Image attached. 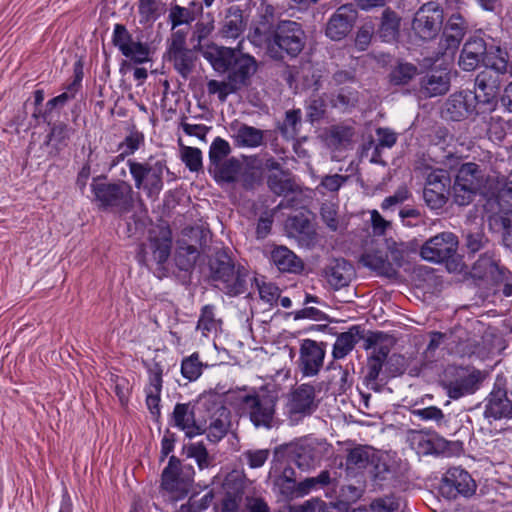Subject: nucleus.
I'll return each mask as SVG.
<instances>
[{"label":"nucleus","instance_id":"1","mask_svg":"<svg viewBox=\"0 0 512 512\" xmlns=\"http://www.w3.org/2000/svg\"><path fill=\"white\" fill-rule=\"evenodd\" d=\"M345 466L347 471L367 470L373 484L381 489L396 487L399 483L396 465L369 445H357L348 450Z\"/></svg>","mask_w":512,"mask_h":512},{"label":"nucleus","instance_id":"2","mask_svg":"<svg viewBox=\"0 0 512 512\" xmlns=\"http://www.w3.org/2000/svg\"><path fill=\"white\" fill-rule=\"evenodd\" d=\"M210 280L229 297L244 294L247 290L248 270L236 264L228 248L217 249L208 260Z\"/></svg>","mask_w":512,"mask_h":512},{"label":"nucleus","instance_id":"3","mask_svg":"<svg viewBox=\"0 0 512 512\" xmlns=\"http://www.w3.org/2000/svg\"><path fill=\"white\" fill-rule=\"evenodd\" d=\"M90 187L93 202L101 211L124 215L134 207L132 186L124 180L109 182L106 175H100L92 179Z\"/></svg>","mask_w":512,"mask_h":512},{"label":"nucleus","instance_id":"4","mask_svg":"<svg viewBox=\"0 0 512 512\" xmlns=\"http://www.w3.org/2000/svg\"><path fill=\"white\" fill-rule=\"evenodd\" d=\"M213 66L216 70L228 72L227 79L235 91L249 87L252 76L258 70L255 57L229 47H221L217 50Z\"/></svg>","mask_w":512,"mask_h":512},{"label":"nucleus","instance_id":"5","mask_svg":"<svg viewBox=\"0 0 512 512\" xmlns=\"http://www.w3.org/2000/svg\"><path fill=\"white\" fill-rule=\"evenodd\" d=\"M420 247V256L432 263H444L449 272H462L467 267L458 253L459 239L453 232L444 231L430 237L422 245L416 240L410 243Z\"/></svg>","mask_w":512,"mask_h":512},{"label":"nucleus","instance_id":"6","mask_svg":"<svg viewBox=\"0 0 512 512\" xmlns=\"http://www.w3.org/2000/svg\"><path fill=\"white\" fill-rule=\"evenodd\" d=\"M488 377V372L472 365H447L444 369L440 385L447 396L453 400L475 394Z\"/></svg>","mask_w":512,"mask_h":512},{"label":"nucleus","instance_id":"7","mask_svg":"<svg viewBox=\"0 0 512 512\" xmlns=\"http://www.w3.org/2000/svg\"><path fill=\"white\" fill-rule=\"evenodd\" d=\"M504 56H508L506 50L493 43H487L481 33H474L465 41L458 65L462 70L468 72L486 64L501 70L504 67L502 64Z\"/></svg>","mask_w":512,"mask_h":512},{"label":"nucleus","instance_id":"8","mask_svg":"<svg viewBox=\"0 0 512 512\" xmlns=\"http://www.w3.org/2000/svg\"><path fill=\"white\" fill-rule=\"evenodd\" d=\"M208 173L220 185L239 186L244 191H254L261 184V173L253 166L244 164L236 157L214 166H208Z\"/></svg>","mask_w":512,"mask_h":512},{"label":"nucleus","instance_id":"9","mask_svg":"<svg viewBox=\"0 0 512 512\" xmlns=\"http://www.w3.org/2000/svg\"><path fill=\"white\" fill-rule=\"evenodd\" d=\"M278 33L268 46L267 56L279 62L297 58L304 50L307 35L302 24L293 20L279 22Z\"/></svg>","mask_w":512,"mask_h":512},{"label":"nucleus","instance_id":"10","mask_svg":"<svg viewBox=\"0 0 512 512\" xmlns=\"http://www.w3.org/2000/svg\"><path fill=\"white\" fill-rule=\"evenodd\" d=\"M127 165L137 189H143L149 198L157 197L163 189V172L169 169L165 159L154 163H140L129 159Z\"/></svg>","mask_w":512,"mask_h":512},{"label":"nucleus","instance_id":"11","mask_svg":"<svg viewBox=\"0 0 512 512\" xmlns=\"http://www.w3.org/2000/svg\"><path fill=\"white\" fill-rule=\"evenodd\" d=\"M171 247L172 233L169 227L150 229L147 242L139 246L138 262L146 267H150L151 263L162 266L170 256Z\"/></svg>","mask_w":512,"mask_h":512},{"label":"nucleus","instance_id":"12","mask_svg":"<svg viewBox=\"0 0 512 512\" xmlns=\"http://www.w3.org/2000/svg\"><path fill=\"white\" fill-rule=\"evenodd\" d=\"M112 44L119 49L123 56L130 60H122L119 69L121 74H125L127 70L131 69L132 63L143 64L150 61V48L148 44L134 41L132 34L123 24H115Z\"/></svg>","mask_w":512,"mask_h":512},{"label":"nucleus","instance_id":"13","mask_svg":"<svg viewBox=\"0 0 512 512\" xmlns=\"http://www.w3.org/2000/svg\"><path fill=\"white\" fill-rule=\"evenodd\" d=\"M195 470L190 464L184 465L172 455L161 474V488L175 495L176 500L185 498L194 482Z\"/></svg>","mask_w":512,"mask_h":512},{"label":"nucleus","instance_id":"14","mask_svg":"<svg viewBox=\"0 0 512 512\" xmlns=\"http://www.w3.org/2000/svg\"><path fill=\"white\" fill-rule=\"evenodd\" d=\"M386 334L382 331H365L360 325L351 326L348 331L337 335V339L333 345L332 356L334 359H342L346 357L360 341L364 340V349H372L376 344L380 343Z\"/></svg>","mask_w":512,"mask_h":512},{"label":"nucleus","instance_id":"15","mask_svg":"<svg viewBox=\"0 0 512 512\" xmlns=\"http://www.w3.org/2000/svg\"><path fill=\"white\" fill-rule=\"evenodd\" d=\"M476 489V481L460 466L450 467L442 476L439 485L440 494L448 500L470 498L476 493Z\"/></svg>","mask_w":512,"mask_h":512},{"label":"nucleus","instance_id":"16","mask_svg":"<svg viewBox=\"0 0 512 512\" xmlns=\"http://www.w3.org/2000/svg\"><path fill=\"white\" fill-rule=\"evenodd\" d=\"M443 9L434 1L423 4L416 12L412 29L422 40H432L440 32L443 25Z\"/></svg>","mask_w":512,"mask_h":512},{"label":"nucleus","instance_id":"17","mask_svg":"<svg viewBox=\"0 0 512 512\" xmlns=\"http://www.w3.org/2000/svg\"><path fill=\"white\" fill-rule=\"evenodd\" d=\"M249 411L251 422L256 427L271 428L275 415L277 397L271 394L259 395L256 392L240 397Z\"/></svg>","mask_w":512,"mask_h":512},{"label":"nucleus","instance_id":"18","mask_svg":"<svg viewBox=\"0 0 512 512\" xmlns=\"http://www.w3.org/2000/svg\"><path fill=\"white\" fill-rule=\"evenodd\" d=\"M326 342L303 339L299 349L298 370L304 377L318 375L326 355Z\"/></svg>","mask_w":512,"mask_h":512},{"label":"nucleus","instance_id":"19","mask_svg":"<svg viewBox=\"0 0 512 512\" xmlns=\"http://www.w3.org/2000/svg\"><path fill=\"white\" fill-rule=\"evenodd\" d=\"M484 417L501 420L512 419V400L508 397L506 380L497 376L493 388L485 398Z\"/></svg>","mask_w":512,"mask_h":512},{"label":"nucleus","instance_id":"20","mask_svg":"<svg viewBox=\"0 0 512 512\" xmlns=\"http://www.w3.org/2000/svg\"><path fill=\"white\" fill-rule=\"evenodd\" d=\"M471 277L491 285H498L510 277L509 270L500 265V260L493 251H486L479 256L471 268Z\"/></svg>","mask_w":512,"mask_h":512},{"label":"nucleus","instance_id":"21","mask_svg":"<svg viewBox=\"0 0 512 512\" xmlns=\"http://www.w3.org/2000/svg\"><path fill=\"white\" fill-rule=\"evenodd\" d=\"M474 98V92L469 89L452 93L444 102L442 117L456 122L468 118L475 119Z\"/></svg>","mask_w":512,"mask_h":512},{"label":"nucleus","instance_id":"22","mask_svg":"<svg viewBox=\"0 0 512 512\" xmlns=\"http://www.w3.org/2000/svg\"><path fill=\"white\" fill-rule=\"evenodd\" d=\"M451 78L446 69L433 67L420 72L417 87L414 89L422 98H433L446 94L450 89Z\"/></svg>","mask_w":512,"mask_h":512},{"label":"nucleus","instance_id":"23","mask_svg":"<svg viewBox=\"0 0 512 512\" xmlns=\"http://www.w3.org/2000/svg\"><path fill=\"white\" fill-rule=\"evenodd\" d=\"M358 19L354 4H344L336 9L329 18L325 34L333 41H340L348 36Z\"/></svg>","mask_w":512,"mask_h":512},{"label":"nucleus","instance_id":"24","mask_svg":"<svg viewBox=\"0 0 512 512\" xmlns=\"http://www.w3.org/2000/svg\"><path fill=\"white\" fill-rule=\"evenodd\" d=\"M273 11L266 9L256 21L252 23L249 29L248 39L257 47H265L266 53L268 46L272 45L275 35L278 33L279 22Z\"/></svg>","mask_w":512,"mask_h":512},{"label":"nucleus","instance_id":"25","mask_svg":"<svg viewBox=\"0 0 512 512\" xmlns=\"http://www.w3.org/2000/svg\"><path fill=\"white\" fill-rule=\"evenodd\" d=\"M319 405L316 400V389L313 385L304 383L298 385L291 393L288 400V412L291 416H309L313 414Z\"/></svg>","mask_w":512,"mask_h":512},{"label":"nucleus","instance_id":"26","mask_svg":"<svg viewBox=\"0 0 512 512\" xmlns=\"http://www.w3.org/2000/svg\"><path fill=\"white\" fill-rule=\"evenodd\" d=\"M274 458L277 461H285L289 465L294 464L302 471L314 467L315 462L311 448L293 442L275 447Z\"/></svg>","mask_w":512,"mask_h":512},{"label":"nucleus","instance_id":"27","mask_svg":"<svg viewBox=\"0 0 512 512\" xmlns=\"http://www.w3.org/2000/svg\"><path fill=\"white\" fill-rule=\"evenodd\" d=\"M485 207L493 213L512 211V181L503 177L489 184Z\"/></svg>","mask_w":512,"mask_h":512},{"label":"nucleus","instance_id":"28","mask_svg":"<svg viewBox=\"0 0 512 512\" xmlns=\"http://www.w3.org/2000/svg\"><path fill=\"white\" fill-rule=\"evenodd\" d=\"M170 424L185 432L186 437L193 438L203 434V429L197 424L195 404L177 403L170 417Z\"/></svg>","mask_w":512,"mask_h":512},{"label":"nucleus","instance_id":"29","mask_svg":"<svg viewBox=\"0 0 512 512\" xmlns=\"http://www.w3.org/2000/svg\"><path fill=\"white\" fill-rule=\"evenodd\" d=\"M376 29V38L384 43H395L399 41L401 35L402 17L391 7H385L380 17Z\"/></svg>","mask_w":512,"mask_h":512},{"label":"nucleus","instance_id":"30","mask_svg":"<svg viewBox=\"0 0 512 512\" xmlns=\"http://www.w3.org/2000/svg\"><path fill=\"white\" fill-rule=\"evenodd\" d=\"M269 261L281 273L301 274L304 262L292 250L283 245H274L269 254Z\"/></svg>","mask_w":512,"mask_h":512},{"label":"nucleus","instance_id":"31","mask_svg":"<svg viewBox=\"0 0 512 512\" xmlns=\"http://www.w3.org/2000/svg\"><path fill=\"white\" fill-rule=\"evenodd\" d=\"M353 272V266L344 258H334L324 268V276L334 290L348 286Z\"/></svg>","mask_w":512,"mask_h":512},{"label":"nucleus","instance_id":"32","mask_svg":"<svg viewBox=\"0 0 512 512\" xmlns=\"http://www.w3.org/2000/svg\"><path fill=\"white\" fill-rule=\"evenodd\" d=\"M286 226L302 245L310 247L316 244L318 234L312 222L304 213L290 216L287 219Z\"/></svg>","mask_w":512,"mask_h":512},{"label":"nucleus","instance_id":"33","mask_svg":"<svg viewBox=\"0 0 512 512\" xmlns=\"http://www.w3.org/2000/svg\"><path fill=\"white\" fill-rule=\"evenodd\" d=\"M246 26L247 20L244 19L243 10L233 5L227 9L219 34L226 39H237L243 34Z\"/></svg>","mask_w":512,"mask_h":512},{"label":"nucleus","instance_id":"34","mask_svg":"<svg viewBox=\"0 0 512 512\" xmlns=\"http://www.w3.org/2000/svg\"><path fill=\"white\" fill-rule=\"evenodd\" d=\"M467 29L465 19L460 14H453L444 27L442 39L446 49H456L460 45Z\"/></svg>","mask_w":512,"mask_h":512},{"label":"nucleus","instance_id":"35","mask_svg":"<svg viewBox=\"0 0 512 512\" xmlns=\"http://www.w3.org/2000/svg\"><path fill=\"white\" fill-rule=\"evenodd\" d=\"M273 484L284 499L293 500L297 498V475L291 465L287 464L281 473L274 477Z\"/></svg>","mask_w":512,"mask_h":512},{"label":"nucleus","instance_id":"36","mask_svg":"<svg viewBox=\"0 0 512 512\" xmlns=\"http://www.w3.org/2000/svg\"><path fill=\"white\" fill-rule=\"evenodd\" d=\"M200 251L193 244L180 243L176 249L174 261L176 267L185 273L184 277L190 276L195 267Z\"/></svg>","mask_w":512,"mask_h":512},{"label":"nucleus","instance_id":"37","mask_svg":"<svg viewBox=\"0 0 512 512\" xmlns=\"http://www.w3.org/2000/svg\"><path fill=\"white\" fill-rule=\"evenodd\" d=\"M454 181L466 184L468 186L480 190L484 181L483 171L480 165L477 163H463L458 169Z\"/></svg>","mask_w":512,"mask_h":512},{"label":"nucleus","instance_id":"38","mask_svg":"<svg viewBox=\"0 0 512 512\" xmlns=\"http://www.w3.org/2000/svg\"><path fill=\"white\" fill-rule=\"evenodd\" d=\"M418 67L409 62L399 61L392 67L388 77L389 82L393 86L408 85L416 76L419 77Z\"/></svg>","mask_w":512,"mask_h":512},{"label":"nucleus","instance_id":"39","mask_svg":"<svg viewBox=\"0 0 512 512\" xmlns=\"http://www.w3.org/2000/svg\"><path fill=\"white\" fill-rule=\"evenodd\" d=\"M361 262L364 266L377 272L379 275L390 277L396 274V270L388 261L387 255L380 251L364 253L361 256Z\"/></svg>","mask_w":512,"mask_h":512},{"label":"nucleus","instance_id":"40","mask_svg":"<svg viewBox=\"0 0 512 512\" xmlns=\"http://www.w3.org/2000/svg\"><path fill=\"white\" fill-rule=\"evenodd\" d=\"M244 496L242 483L225 484V494L221 501V512H239Z\"/></svg>","mask_w":512,"mask_h":512},{"label":"nucleus","instance_id":"41","mask_svg":"<svg viewBox=\"0 0 512 512\" xmlns=\"http://www.w3.org/2000/svg\"><path fill=\"white\" fill-rule=\"evenodd\" d=\"M267 186L271 192L278 196L295 192V183L290 177L289 170H281V173L268 175Z\"/></svg>","mask_w":512,"mask_h":512},{"label":"nucleus","instance_id":"42","mask_svg":"<svg viewBox=\"0 0 512 512\" xmlns=\"http://www.w3.org/2000/svg\"><path fill=\"white\" fill-rule=\"evenodd\" d=\"M263 131L247 124H241L234 140L239 147H258L263 143Z\"/></svg>","mask_w":512,"mask_h":512},{"label":"nucleus","instance_id":"43","mask_svg":"<svg viewBox=\"0 0 512 512\" xmlns=\"http://www.w3.org/2000/svg\"><path fill=\"white\" fill-rule=\"evenodd\" d=\"M302 112L301 109L288 110L282 123H278L277 129L285 139H294L299 132L301 126Z\"/></svg>","mask_w":512,"mask_h":512},{"label":"nucleus","instance_id":"44","mask_svg":"<svg viewBox=\"0 0 512 512\" xmlns=\"http://www.w3.org/2000/svg\"><path fill=\"white\" fill-rule=\"evenodd\" d=\"M502 64H504V67L501 70L494 68L492 65H484V69L476 75L475 81L500 89L501 76L508 72V56L502 57Z\"/></svg>","mask_w":512,"mask_h":512},{"label":"nucleus","instance_id":"45","mask_svg":"<svg viewBox=\"0 0 512 512\" xmlns=\"http://www.w3.org/2000/svg\"><path fill=\"white\" fill-rule=\"evenodd\" d=\"M182 454H185L187 458H194L200 470L210 467L213 462V458L209 455L203 442L184 445Z\"/></svg>","mask_w":512,"mask_h":512},{"label":"nucleus","instance_id":"46","mask_svg":"<svg viewBox=\"0 0 512 512\" xmlns=\"http://www.w3.org/2000/svg\"><path fill=\"white\" fill-rule=\"evenodd\" d=\"M168 59L173 62L174 69L187 79L194 68L195 57L191 49L169 54Z\"/></svg>","mask_w":512,"mask_h":512},{"label":"nucleus","instance_id":"47","mask_svg":"<svg viewBox=\"0 0 512 512\" xmlns=\"http://www.w3.org/2000/svg\"><path fill=\"white\" fill-rule=\"evenodd\" d=\"M74 133V129L69 127L64 122H57L52 124L49 133L46 136L45 145H49L51 141H55L57 152L68 145L71 134Z\"/></svg>","mask_w":512,"mask_h":512},{"label":"nucleus","instance_id":"48","mask_svg":"<svg viewBox=\"0 0 512 512\" xmlns=\"http://www.w3.org/2000/svg\"><path fill=\"white\" fill-rule=\"evenodd\" d=\"M204 367H207V364H204L200 360L199 354L194 352L190 356L183 358L181 374L188 381H195L201 376Z\"/></svg>","mask_w":512,"mask_h":512},{"label":"nucleus","instance_id":"49","mask_svg":"<svg viewBox=\"0 0 512 512\" xmlns=\"http://www.w3.org/2000/svg\"><path fill=\"white\" fill-rule=\"evenodd\" d=\"M464 247L468 254H475L484 249L489 244V239L480 228L469 230L462 235Z\"/></svg>","mask_w":512,"mask_h":512},{"label":"nucleus","instance_id":"50","mask_svg":"<svg viewBox=\"0 0 512 512\" xmlns=\"http://www.w3.org/2000/svg\"><path fill=\"white\" fill-rule=\"evenodd\" d=\"M490 221L502 230V242L505 247L512 250V211L494 212L490 216Z\"/></svg>","mask_w":512,"mask_h":512},{"label":"nucleus","instance_id":"51","mask_svg":"<svg viewBox=\"0 0 512 512\" xmlns=\"http://www.w3.org/2000/svg\"><path fill=\"white\" fill-rule=\"evenodd\" d=\"M358 91L351 87H342L337 94L331 98V104L335 108L348 110L354 108L358 103Z\"/></svg>","mask_w":512,"mask_h":512},{"label":"nucleus","instance_id":"52","mask_svg":"<svg viewBox=\"0 0 512 512\" xmlns=\"http://www.w3.org/2000/svg\"><path fill=\"white\" fill-rule=\"evenodd\" d=\"M232 149L228 141L221 137H216L209 148V164L208 166H214L220 162L226 161L230 155Z\"/></svg>","mask_w":512,"mask_h":512},{"label":"nucleus","instance_id":"53","mask_svg":"<svg viewBox=\"0 0 512 512\" xmlns=\"http://www.w3.org/2000/svg\"><path fill=\"white\" fill-rule=\"evenodd\" d=\"M474 92V103L476 110V117L483 115V114H489L494 112L498 104L500 103V96L499 94H477L476 91Z\"/></svg>","mask_w":512,"mask_h":512},{"label":"nucleus","instance_id":"54","mask_svg":"<svg viewBox=\"0 0 512 512\" xmlns=\"http://www.w3.org/2000/svg\"><path fill=\"white\" fill-rule=\"evenodd\" d=\"M479 193L478 189H475L466 184L454 181L452 186L453 201L458 206H467L472 203Z\"/></svg>","mask_w":512,"mask_h":512},{"label":"nucleus","instance_id":"55","mask_svg":"<svg viewBox=\"0 0 512 512\" xmlns=\"http://www.w3.org/2000/svg\"><path fill=\"white\" fill-rule=\"evenodd\" d=\"M215 307L211 304L204 305L197 322V330H200L204 336L216 331L217 320L215 318Z\"/></svg>","mask_w":512,"mask_h":512},{"label":"nucleus","instance_id":"56","mask_svg":"<svg viewBox=\"0 0 512 512\" xmlns=\"http://www.w3.org/2000/svg\"><path fill=\"white\" fill-rule=\"evenodd\" d=\"M197 493H193L187 503L180 506V512H203L211 505L215 494L213 490L207 492L201 499H196Z\"/></svg>","mask_w":512,"mask_h":512},{"label":"nucleus","instance_id":"57","mask_svg":"<svg viewBox=\"0 0 512 512\" xmlns=\"http://www.w3.org/2000/svg\"><path fill=\"white\" fill-rule=\"evenodd\" d=\"M369 508L372 512H396L400 509V497L392 493L375 498Z\"/></svg>","mask_w":512,"mask_h":512},{"label":"nucleus","instance_id":"58","mask_svg":"<svg viewBox=\"0 0 512 512\" xmlns=\"http://www.w3.org/2000/svg\"><path fill=\"white\" fill-rule=\"evenodd\" d=\"M376 37L375 24L372 20L366 21L359 27L355 36V46L359 51H365L373 38Z\"/></svg>","mask_w":512,"mask_h":512},{"label":"nucleus","instance_id":"59","mask_svg":"<svg viewBox=\"0 0 512 512\" xmlns=\"http://www.w3.org/2000/svg\"><path fill=\"white\" fill-rule=\"evenodd\" d=\"M181 160L191 172H198L202 169V152L199 148L183 146L181 149Z\"/></svg>","mask_w":512,"mask_h":512},{"label":"nucleus","instance_id":"60","mask_svg":"<svg viewBox=\"0 0 512 512\" xmlns=\"http://www.w3.org/2000/svg\"><path fill=\"white\" fill-rule=\"evenodd\" d=\"M326 114V102L322 97L310 99L306 107V118L311 124L319 122Z\"/></svg>","mask_w":512,"mask_h":512},{"label":"nucleus","instance_id":"61","mask_svg":"<svg viewBox=\"0 0 512 512\" xmlns=\"http://www.w3.org/2000/svg\"><path fill=\"white\" fill-rule=\"evenodd\" d=\"M423 199H424L426 205L431 210H440L448 202L449 195H446L443 192L432 190V188H430V186H425L424 190H423Z\"/></svg>","mask_w":512,"mask_h":512},{"label":"nucleus","instance_id":"62","mask_svg":"<svg viewBox=\"0 0 512 512\" xmlns=\"http://www.w3.org/2000/svg\"><path fill=\"white\" fill-rule=\"evenodd\" d=\"M331 140L337 145H345L352 142L355 129L348 125H333L329 132Z\"/></svg>","mask_w":512,"mask_h":512},{"label":"nucleus","instance_id":"63","mask_svg":"<svg viewBox=\"0 0 512 512\" xmlns=\"http://www.w3.org/2000/svg\"><path fill=\"white\" fill-rule=\"evenodd\" d=\"M168 18L172 29L183 24H190L194 21L193 12H189L186 7L177 4L171 6Z\"/></svg>","mask_w":512,"mask_h":512},{"label":"nucleus","instance_id":"64","mask_svg":"<svg viewBox=\"0 0 512 512\" xmlns=\"http://www.w3.org/2000/svg\"><path fill=\"white\" fill-rule=\"evenodd\" d=\"M320 216L328 229L332 232L338 230V210L337 206L332 203H323L320 208Z\"/></svg>","mask_w":512,"mask_h":512}]
</instances>
